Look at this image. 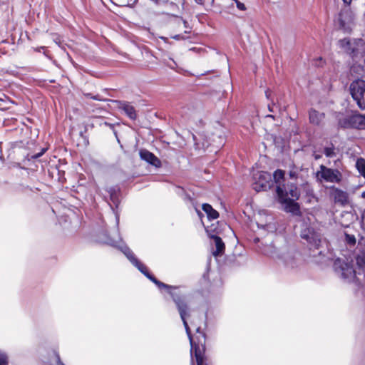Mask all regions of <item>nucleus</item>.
<instances>
[{
    "label": "nucleus",
    "mask_w": 365,
    "mask_h": 365,
    "mask_svg": "<svg viewBox=\"0 0 365 365\" xmlns=\"http://www.w3.org/2000/svg\"><path fill=\"white\" fill-rule=\"evenodd\" d=\"M196 211H197V215H198L200 217H201V216L202 215V213L200 210H197V209H196Z\"/></svg>",
    "instance_id": "c9c22d12"
},
{
    "label": "nucleus",
    "mask_w": 365,
    "mask_h": 365,
    "mask_svg": "<svg viewBox=\"0 0 365 365\" xmlns=\"http://www.w3.org/2000/svg\"><path fill=\"white\" fill-rule=\"evenodd\" d=\"M362 195V197H363L364 198H365V191L362 193V195Z\"/></svg>",
    "instance_id": "ea45409f"
},
{
    "label": "nucleus",
    "mask_w": 365,
    "mask_h": 365,
    "mask_svg": "<svg viewBox=\"0 0 365 365\" xmlns=\"http://www.w3.org/2000/svg\"><path fill=\"white\" fill-rule=\"evenodd\" d=\"M364 212H365V210H364Z\"/></svg>",
    "instance_id": "49530a36"
},
{
    "label": "nucleus",
    "mask_w": 365,
    "mask_h": 365,
    "mask_svg": "<svg viewBox=\"0 0 365 365\" xmlns=\"http://www.w3.org/2000/svg\"><path fill=\"white\" fill-rule=\"evenodd\" d=\"M301 237L303 239H305L311 246H313L315 248H318L320 245V240L317 238L315 234L309 232L307 233V231L304 230L302 232Z\"/></svg>",
    "instance_id": "2eb2a0df"
},
{
    "label": "nucleus",
    "mask_w": 365,
    "mask_h": 365,
    "mask_svg": "<svg viewBox=\"0 0 365 365\" xmlns=\"http://www.w3.org/2000/svg\"><path fill=\"white\" fill-rule=\"evenodd\" d=\"M139 155L141 160L145 161L155 168L161 167L162 164L160 160L149 150L142 149L140 150Z\"/></svg>",
    "instance_id": "9d476101"
},
{
    "label": "nucleus",
    "mask_w": 365,
    "mask_h": 365,
    "mask_svg": "<svg viewBox=\"0 0 365 365\" xmlns=\"http://www.w3.org/2000/svg\"><path fill=\"white\" fill-rule=\"evenodd\" d=\"M183 24H184L185 27L187 28V22L184 20L183 21Z\"/></svg>",
    "instance_id": "e433bc0d"
},
{
    "label": "nucleus",
    "mask_w": 365,
    "mask_h": 365,
    "mask_svg": "<svg viewBox=\"0 0 365 365\" xmlns=\"http://www.w3.org/2000/svg\"><path fill=\"white\" fill-rule=\"evenodd\" d=\"M236 2V5L238 9L241 11H245L246 9V7L243 3H241L238 0L235 1Z\"/></svg>",
    "instance_id": "b1692460"
},
{
    "label": "nucleus",
    "mask_w": 365,
    "mask_h": 365,
    "mask_svg": "<svg viewBox=\"0 0 365 365\" xmlns=\"http://www.w3.org/2000/svg\"><path fill=\"white\" fill-rule=\"evenodd\" d=\"M346 237H347V240H348V242L351 244H355L356 242V239L354 236H350V235H346Z\"/></svg>",
    "instance_id": "c85d7f7f"
},
{
    "label": "nucleus",
    "mask_w": 365,
    "mask_h": 365,
    "mask_svg": "<svg viewBox=\"0 0 365 365\" xmlns=\"http://www.w3.org/2000/svg\"><path fill=\"white\" fill-rule=\"evenodd\" d=\"M206 231L209 237L213 240V243L216 247V250L212 252L213 255L217 256L222 255L224 252L225 247L222 240L216 235L210 234V231L208 229H207Z\"/></svg>",
    "instance_id": "f8f14e48"
},
{
    "label": "nucleus",
    "mask_w": 365,
    "mask_h": 365,
    "mask_svg": "<svg viewBox=\"0 0 365 365\" xmlns=\"http://www.w3.org/2000/svg\"><path fill=\"white\" fill-rule=\"evenodd\" d=\"M334 150L335 149H334V146L327 147L324 148V153L327 157L332 158L336 155V153H335Z\"/></svg>",
    "instance_id": "6ab92c4d"
},
{
    "label": "nucleus",
    "mask_w": 365,
    "mask_h": 365,
    "mask_svg": "<svg viewBox=\"0 0 365 365\" xmlns=\"http://www.w3.org/2000/svg\"><path fill=\"white\" fill-rule=\"evenodd\" d=\"M267 117L274 118L273 115H268Z\"/></svg>",
    "instance_id": "79ce46f5"
},
{
    "label": "nucleus",
    "mask_w": 365,
    "mask_h": 365,
    "mask_svg": "<svg viewBox=\"0 0 365 365\" xmlns=\"http://www.w3.org/2000/svg\"><path fill=\"white\" fill-rule=\"evenodd\" d=\"M283 260L287 266L294 267L296 265L297 254L287 253L283 256Z\"/></svg>",
    "instance_id": "f3484780"
},
{
    "label": "nucleus",
    "mask_w": 365,
    "mask_h": 365,
    "mask_svg": "<svg viewBox=\"0 0 365 365\" xmlns=\"http://www.w3.org/2000/svg\"><path fill=\"white\" fill-rule=\"evenodd\" d=\"M346 128L365 129V115L356 114L349 116L342 124Z\"/></svg>",
    "instance_id": "6e6552de"
},
{
    "label": "nucleus",
    "mask_w": 365,
    "mask_h": 365,
    "mask_svg": "<svg viewBox=\"0 0 365 365\" xmlns=\"http://www.w3.org/2000/svg\"><path fill=\"white\" fill-rule=\"evenodd\" d=\"M171 38L175 40H177V41L185 40L187 38L185 36L182 35V34L174 35V36H171Z\"/></svg>",
    "instance_id": "a878e982"
},
{
    "label": "nucleus",
    "mask_w": 365,
    "mask_h": 365,
    "mask_svg": "<svg viewBox=\"0 0 365 365\" xmlns=\"http://www.w3.org/2000/svg\"><path fill=\"white\" fill-rule=\"evenodd\" d=\"M106 244H108L113 247H116L117 246V242L112 240V239H110V238H108L107 240L105 242Z\"/></svg>",
    "instance_id": "bb28decb"
},
{
    "label": "nucleus",
    "mask_w": 365,
    "mask_h": 365,
    "mask_svg": "<svg viewBox=\"0 0 365 365\" xmlns=\"http://www.w3.org/2000/svg\"><path fill=\"white\" fill-rule=\"evenodd\" d=\"M118 109L123 110L125 114L133 120L137 118V113L135 108L127 101H114Z\"/></svg>",
    "instance_id": "1a4fd4ad"
},
{
    "label": "nucleus",
    "mask_w": 365,
    "mask_h": 365,
    "mask_svg": "<svg viewBox=\"0 0 365 365\" xmlns=\"http://www.w3.org/2000/svg\"><path fill=\"white\" fill-rule=\"evenodd\" d=\"M314 158H315V159H317H317H319V158H320V155H314Z\"/></svg>",
    "instance_id": "58836bf2"
},
{
    "label": "nucleus",
    "mask_w": 365,
    "mask_h": 365,
    "mask_svg": "<svg viewBox=\"0 0 365 365\" xmlns=\"http://www.w3.org/2000/svg\"><path fill=\"white\" fill-rule=\"evenodd\" d=\"M269 111H271V112H272V111H273L272 108H271V107H270V106H269Z\"/></svg>",
    "instance_id": "a19ab883"
},
{
    "label": "nucleus",
    "mask_w": 365,
    "mask_h": 365,
    "mask_svg": "<svg viewBox=\"0 0 365 365\" xmlns=\"http://www.w3.org/2000/svg\"><path fill=\"white\" fill-rule=\"evenodd\" d=\"M0 365H9V357L7 354L0 351Z\"/></svg>",
    "instance_id": "412c9836"
},
{
    "label": "nucleus",
    "mask_w": 365,
    "mask_h": 365,
    "mask_svg": "<svg viewBox=\"0 0 365 365\" xmlns=\"http://www.w3.org/2000/svg\"><path fill=\"white\" fill-rule=\"evenodd\" d=\"M259 182L255 183V186L252 187L256 191L264 190L270 187L269 180L271 179V176L269 174L267 173L259 174Z\"/></svg>",
    "instance_id": "ddd939ff"
},
{
    "label": "nucleus",
    "mask_w": 365,
    "mask_h": 365,
    "mask_svg": "<svg viewBox=\"0 0 365 365\" xmlns=\"http://www.w3.org/2000/svg\"><path fill=\"white\" fill-rule=\"evenodd\" d=\"M212 4L214 2V0H209Z\"/></svg>",
    "instance_id": "37998d69"
},
{
    "label": "nucleus",
    "mask_w": 365,
    "mask_h": 365,
    "mask_svg": "<svg viewBox=\"0 0 365 365\" xmlns=\"http://www.w3.org/2000/svg\"><path fill=\"white\" fill-rule=\"evenodd\" d=\"M185 33L188 34V33H190V31H185Z\"/></svg>",
    "instance_id": "c03bdc74"
},
{
    "label": "nucleus",
    "mask_w": 365,
    "mask_h": 365,
    "mask_svg": "<svg viewBox=\"0 0 365 365\" xmlns=\"http://www.w3.org/2000/svg\"><path fill=\"white\" fill-rule=\"evenodd\" d=\"M196 331L199 334V336H197V340H198V344L199 343H202L201 340L200 339V337H202L203 339V340L205 341V333H203V332H202L200 331V327H197Z\"/></svg>",
    "instance_id": "5701e85b"
},
{
    "label": "nucleus",
    "mask_w": 365,
    "mask_h": 365,
    "mask_svg": "<svg viewBox=\"0 0 365 365\" xmlns=\"http://www.w3.org/2000/svg\"><path fill=\"white\" fill-rule=\"evenodd\" d=\"M205 0H195V1L198 4H203Z\"/></svg>",
    "instance_id": "72a5a7b5"
},
{
    "label": "nucleus",
    "mask_w": 365,
    "mask_h": 365,
    "mask_svg": "<svg viewBox=\"0 0 365 365\" xmlns=\"http://www.w3.org/2000/svg\"><path fill=\"white\" fill-rule=\"evenodd\" d=\"M44 49H45L44 46H40V47H38V48H35V51H37V52H41V50H44Z\"/></svg>",
    "instance_id": "7c9ffc66"
},
{
    "label": "nucleus",
    "mask_w": 365,
    "mask_h": 365,
    "mask_svg": "<svg viewBox=\"0 0 365 365\" xmlns=\"http://www.w3.org/2000/svg\"><path fill=\"white\" fill-rule=\"evenodd\" d=\"M317 178L322 181L339 183L343 178L342 173L337 169H331L321 165L317 173Z\"/></svg>",
    "instance_id": "39448f33"
},
{
    "label": "nucleus",
    "mask_w": 365,
    "mask_h": 365,
    "mask_svg": "<svg viewBox=\"0 0 365 365\" xmlns=\"http://www.w3.org/2000/svg\"><path fill=\"white\" fill-rule=\"evenodd\" d=\"M340 21H341V24H344L345 23V21H346V20H345V19H344V18H343V14H340Z\"/></svg>",
    "instance_id": "473e14b6"
},
{
    "label": "nucleus",
    "mask_w": 365,
    "mask_h": 365,
    "mask_svg": "<svg viewBox=\"0 0 365 365\" xmlns=\"http://www.w3.org/2000/svg\"><path fill=\"white\" fill-rule=\"evenodd\" d=\"M202 209L206 213L207 217L210 220H216L219 217V212L213 209L210 204H202Z\"/></svg>",
    "instance_id": "dca6fc26"
},
{
    "label": "nucleus",
    "mask_w": 365,
    "mask_h": 365,
    "mask_svg": "<svg viewBox=\"0 0 365 365\" xmlns=\"http://www.w3.org/2000/svg\"><path fill=\"white\" fill-rule=\"evenodd\" d=\"M192 365H193V364Z\"/></svg>",
    "instance_id": "de8ad7c7"
},
{
    "label": "nucleus",
    "mask_w": 365,
    "mask_h": 365,
    "mask_svg": "<svg viewBox=\"0 0 365 365\" xmlns=\"http://www.w3.org/2000/svg\"><path fill=\"white\" fill-rule=\"evenodd\" d=\"M175 192H176L177 195L181 197L183 195V193L186 192L185 190L182 187H177Z\"/></svg>",
    "instance_id": "393cba45"
},
{
    "label": "nucleus",
    "mask_w": 365,
    "mask_h": 365,
    "mask_svg": "<svg viewBox=\"0 0 365 365\" xmlns=\"http://www.w3.org/2000/svg\"><path fill=\"white\" fill-rule=\"evenodd\" d=\"M107 192L109 194L110 196V200L111 201V203H109V205L113 211V212L115 215V221H116V225H118L119 223V212L118 211V205L120 204V199H119V189L117 187H109L107 188Z\"/></svg>",
    "instance_id": "0eeeda50"
},
{
    "label": "nucleus",
    "mask_w": 365,
    "mask_h": 365,
    "mask_svg": "<svg viewBox=\"0 0 365 365\" xmlns=\"http://www.w3.org/2000/svg\"><path fill=\"white\" fill-rule=\"evenodd\" d=\"M364 212H365V210H364Z\"/></svg>",
    "instance_id": "a18cd8bd"
},
{
    "label": "nucleus",
    "mask_w": 365,
    "mask_h": 365,
    "mask_svg": "<svg viewBox=\"0 0 365 365\" xmlns=\"http://www.w3.org/2000/svg\"><path fill=\"white\" fill-rule=\"evenodd\" d=\"M104 124L106 125V126H108L110 127V128L112 129H114V125L113 124H110L109 123H107V122H105Z\"/></svg>",
    "instance_id": "2f4dec72"
},
{
    "label": "nucleus",
    "mask_w": 365,
    "mask_h": 365,
    "mask_svg": "<svg viewBox=\"0 0 365 365\" xmlns=\"http://www.w3.org/2000/svg\"><path fill=\"white\" fill-rule=\"evenodd\" d=\"M331 196L336 204L344 206L349 202V195L347 192L339 188L333 187Z\"/></svg>",
    "instance_id": "9b49d317"
},
{
    "label": "nucleus",
    "mask_w": 365,
    "mask_h": 365,
    "mask_svg": "<svg viewBox=\"0 0 365 365\" xmlns=\"http://www.w3.org/2000/svg\"><path fill=\"white\" fill-rule=\"evenodd\" d=\"M351 1L352 0H343L344 3L347 6L351 4Z\"/></svg>",
    "instance_id": "f704fd0d"
},
{
    "label": "nucleus",
    "mask_w": 365,
    "mask_h": 365,
    "mask_svg": "<svg viewBox=\"0 0 365 365\" xmlns=\"http://www.w3.org/2000/svg\"><path fill=\"white\" fill-rule=\"evenodd\" d=\"M181 198L185 203H190L191 205H194L195 200L190 194L187 192L183 193V195Z\"/></svg>",
    "instance_id": "4be33fe9"
},
{
    "label": "nucleus",
    "mask_w": 365,
    "mask_h": 365,
    "mask_svg": "<svg viewBox=\"0 0 365 365\" xmlns=\"http://www.w3.org/2000/svg\"><path fill=\"white\" fill-rule=\"evenodd\" d=\"M86 96L87 97H89V98L93 99V100L100 101H102V98L98 95L92 96L91 93H87Z\"/></svg>",
    "instance_id": "cd10ccee"
},
{
    "label": "nucleus",
    "mask_w": 365,
    "mask_h": 365,
    "mask_svg": "<svg viewBox=\"0 0 365 365\" xmlns=\"http://www.w3.org/2000/svg\"><path fill=\"white\" fill-rule=\"evenodd\" d=\"M350 93L361 110H365V81L356 79L349 86Z\"/></svg>",
    "instance_id": "20e7f679"
},
{
    "label": "nucleus",
    "mask_w": 365,
    "mask_h": 365,
    "mask_svg": "<svg viewBox=\"0 0 365 365\" xmlns=\"http://www.w3.org/2000/svg\"><path fill=\"white\" fill-rule=\"evenodd\" d=\"M46 148H42L41 152H39L36 154H34V155L28 154L26 156V158L28 159V160H36V159L40 158L41 156H42L44 154V153L46 152Z\"/></svg>",
    "instance_id": "aec40b11"
},
{
    "label": "nucleus",
    "mask_w": 365,
    "mask_h": 365,
    "mask_svg": "<svg viewBox=\"0 0 365 365\" xmlns=\"http://www.w3.org/2000/svg\"><path fill=\"white\" fill-rule=\"evenodd\" d=\"M284 173L282 170H277L274 173L273 178L277 184L276 192L278 200L282 205L283 210L287 212L294 215L299 213V205L296 202L299 197V192L294 184L282 185L284 180Z\"/></svg>",
    "instance_id": "f03ea898"
},
{
    "label": "nucleus",
    "mask_w": 365,
    "mask_h": 365,
    "mask_svg": "<svg viewBox=\"0 0 365 365\" xmlns=\"http://www.w3.org/2000/svg\"><path fill=\"white\" fill-rule=\"evenodd\" d=\"M126 256L130 263L135 266L144 276L153 282L160 289H165L170 294L173 302H175L180 318L185 327L186 334L189 338L190 344V352L195 351L197 365H207L204 363L202 353L198 344H196L192 336L190 329L187 322V317L190 316V307L187 303L185 296L179 292L178 287L170 286L157 279L151 274L145 264L140 262L131 250H120Z\"/></svg>",
    "instance_id": "f257e3e1"
},
{
    "label": "nucleus",
    "mask_w": 365,
    "mask_h": 365,
    "mask_svg": "<svg viewBox=\"0 0 365 365\" xmlns=\"http://www.w3.org/2000/svg\"><path fill=\"white\" fill-rule=\"evenodd\" d=\"M364 44L362 39H354L353 41H350L347 38H344L339 41V47L353 56L362 54L364 52Z\"/></svg>",
    "instance_id": "423d86ee"
},
{
    "label": "nucleus",
    "mask_w": 365,
    "mask_h": 365,
    "mask_svg": "<svg viewBox=\"0 0 365 365\" xmlns=\"http://www.w3.org/2000/svg\"><path fill=\"white\" fill-rule=\"evenodd\" d=\"M356 268L355 269L347 262L336 260L335 262V268L340 273L341 277L349 282H354L355 279L359 281L357 275H363L365 278V251L359 254L356 257Z\"/></svg>",
    "instance_id": "7ed1b4c3"
},
{
    "label": "nucleus",
    "mask_w": 365,
    "mask_h": 365,
    "mask_svg": "<svg viewBox=\"0 0 365 365\" xmlns=\"http://www.w3.org/2000/svg\"><path fill=\"white\" fill-rule=\"evenodd\" d=\"M356 167L359 173L365 178V160L359 158L356 163Z\"/></svg>",
    "instance_id": "a211bd4d"
},
{
    "label": "nucleus",
    "mask_w": 365,
    "mask_h": 365,
    "mask_svg": "<svg viewBox=\"0 0 365 365\" xmlns=\"http://www.w3.org/2000/svg\"><path fill=\"white\" fill-rule=\"evenodd\" d=\"M156 4H158L160 0H153Z\"/></svg>",
    "instance_id": "4c0bfd02"
},
{
    "label": "nucleus",
    "mask_w": 365,
    "mask_h": 365,
    "mask_svg": "<svg viewBox=\"0 0 365 365\" xmlns=\"http://www.w3.org/2000/svg\"><path fill=\"white\" fill-rule=\"evenodd\" d=\"M289 176L291 178H297V173L294 170H291L289 172Z\"/></svg>",
    "instance_id": "c756f323"
},
{
    "label": "nucleus",
    "mask_w": 365,
    "mask_h": 365,
    "mask_svg": "<svg viewBox=\"0 0 365 365\" xmlns=\"http://www.w3.org/2000/svg\"><path fill=\"white\" fill-rule=\"evenodd\" d=\"M325 115L315 109H311L309 112V122L316 125H320L324 120Z\"/></svg>",
    "instance_id": "4468645a"
}]
</instances>
